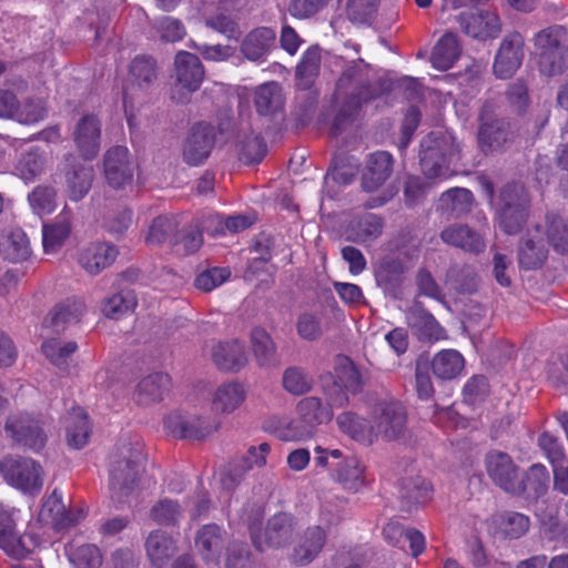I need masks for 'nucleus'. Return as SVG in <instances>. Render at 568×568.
<instances>
[{"label": "nucleus", "mask_w": 568, "mask_h": 568, "mask_svg": "<svg viewBox=\"0 0 568 568\" xmlns=\"http://www.w3.org/2000/svg\"><path fill=\"white\" fill-rule=\"evenodd\" d=\"M383 93L381 84L368 81V65L363 60L345 68L336 83L335 98L342 105L334 119L332 131L337 135L356 115L364 103Z\"/></svg>", "instance_id": "nucleus-1"}, {"label": "nucleus", "mask_w": 568, "mask_h": 568, "mask_svg": "<svg viewBox=\"0 0 568 568\" xmlns=\"http://www.w3.org/2000/svg\"><path fill=\"white\" fill-rule=\"evenodd\" d=\"M144 455L139 444L122 443L110 463V493L116 503H123L134 489L143 469Z\"/></svg>", "instance_id": "nucleus-2"}, {"label": "nucleus", "mask_w": 568, "mask_h": 568, "mask_svg": "<svg viewBox=\"0 0 568 568\" xmlns=\"http://www.w3.org/2000/svg\"><path fill=\"white\" fill-rule=\"evenodd\" d=\"M460 158V146L448 134L429 133L420 143V168L428 179H447L453 174L450 164Z\"/></svg>", "instance_id": "nucleus-3"}, {"label": "nucleus", "mask_w": 568, "mask_h": 568, "mask_svg": "<svg viewBox=\"0 0 568 568\" xmlns=\"http://www.w3.org/2000/svg\"><path fill=\"white\" fill-rule=\"evenodd\" d=\"M539 72L545 77L562 74L568 69V33L561 26H550L534 37Z\"/></svg>", "instance_id": "nucleus-4"}, {"label": "nucleus", "mask_w": 568, "mask_h": 568, "mask_svg": "<svg viewBox=\"0 0 568 568\" xmlns=\"http://www.w3.org/2000/svg\"><path fill=\"white\" fill-rule=\"evenodd\" d=\"M530 199L521 183L506 184L499 193L497 216L499 227L507 234L520 232L529 216Z\"/></svg>", "instance_id": "nucleus-5"}, {"label": "nucleus", "mask_w": 568, "mask_h": 568, "mask_svg": "<svg viewBox=\"0 0 568 568\" xmlns=\"http://www.w3.org/2000/svg\"><path fill=\"white\" fill-rule=\"evenodd\" d=\"M478 122V145L485 154L501 151L514 140L509 121L498 113L494 101L487 100L483 103Z\"/></svg>", "instance_id": "nucleus-6"}, {"label": "nucleus", "mask_w": 568, "mask_h": 568, "mask_svg": "<svg viewBox=\"0 0 568 568\" xmlns=\"http://www.w3.org/2000/svg\"><path fill=\"white\" fill-rule=\"evenodd\" d=\"M339 519L337 513L327 506L323 507L320 514V524L308 526L298 536L293 551L294 562L301 566L311 564L322 552L329 529L336 526Z\"/></svg>", "instance_id": "nucleus-7"}, {"label": "nucleus", "mask_w": 568, "mask_h": 568, "mask_svg": "<svg viewBox=\"0 0 568 568\" xmlns=\"http://www.w3.org/2000/svg\"><path fill=\"white\" fill-rule=\"evenodd\" d=\"M83 158L73 153L63 156L59 169V176L65 187V193L73 202L81 201L91 190L94 169Z\"/></svg>", "instance_id": "nucleus-8"}, {"label": "nucleus", "mask_w": 568, "mask_h": 568, "mask_svg": "<svg viewBox=\"0 0 568 568\" xmlns=\"http://www.w3.org/2000/svg\"><path fill=\"white\" fill-rule=\"evenodd\" d=\"M375 442L379 438L392 442L404 436L407 424V413L404 405L397 400H383L372 409Z\"/></svg>", "instance_id": "nucleus-9"}, {"label": "nucleus", "mask_w": 568, "mask_h": 568, "mask_svg": "<svg viewBox=\"0 0 568 568\" xmlns=\"http://www.w3.org/2000/svg\"><path fill=\"white\" fill-rule=\"evenodd\" d=\"M4 480L24 493H38L43 485L41 466L31 458L6 457L0 465Z\"/></svg>", "instance_id": "nucleus-10"}, {"label": "nucleus", "mask_w": 568, "mask_h": 568, "mask_svg": "<svg viewBox=\"0 0 568 568\" xmlns=\"http://www.w3.org/2000/svg\"><path fill=\"white\" fill-rule=\"evenodd\" d=\"M216 140L214 125L206 122L194 124L183 144L182 158L190 166L202 164L211 154Z\"/></svg>", "instance_id": "nucleus-11"}, {"label": "nucleus", "mask_w": 568, "mask_h": 568, "mask_svg": "<svg viewBox=\"0 0 568 568\" xmlns=\"http://www.w3.org/2000/svg\"><path fill=\"white\" fill-rule=\"evenodd\" d=\"M486 469L490 479L503 490L511 495H520V474L511 457L499 450L487 454Z\"/></svg>", "instance_id": "nucleus-12"}, {"label": "nucleus", "mask_w": 568, "mask_h": 568, "mask_svg": "<svg viewBox=\"0 0 568 568\" xmlns=\"http://www.w3.org/2000/svg\"><path fill=\"white\" fill-rule=\"evenodd\" d=\"M4 430L14 442L40 450L44 447L47 436L38 420L27 413H17L8 416Z\"/></svg>", "instance_id": "nucleus-13"}, {"label": "nucleus", "mask_w": 568, "mask_h": 568, "mask_svg": "<svg viewBox=\"0 0 568 568\" xmlns=\"http://www.w3.org/2000/svg\"><path fill=\"white\" fill-rule=\"evenodd\" d=\"M251 537L257 550L265 547L281 548L288 545L294 532L293 517L287 514H276L268 519L263 535L257 534L253 525L250 526Z\"/></svg>", "instance_id": "nucleus-14"}, {"label": "nucleus", "mask_w": 568, "mask_h": 568, "mask_svg": "<svg viewBox=\"0 0 568 568\" xmlns=\"http://www.w3.org/2000/svg\"><path fill=\"white\" fill-rule=\"evenodd\" d=\"M524 38L518 32L507 34L496 53L493 70L497 78H510L524 60Z\"/></svg>", "instance_id": "nucleus-15"}, {"label": "nucleus", "mask_w": 568, "mask_h": 568, "mask_svg": "<svg viewBox=\"0 0 568 568\" xmlns=\"http://www.w3.org/2000/svg\"><path fill=\"white\" fill-rule=\"evenodd\" d=\"M457 20L462 30L474 39H495L501 32L500 18L491 11L463 12Z\"/></svg>", "instance_id": "nucleus-16"}, {"label": "nucleus", "mask_w": 568, "mask_h": 568, "mask_svg": "<svg viewBox=\"0 0 568 568\" xmlns=\"http://www.w3.org/2000/svg\"><path fill=\"white\" fill-rule=\"evenodd\" d=\"M73 142L84 160L94 159L100 152L101 122L94 114H84L77 122L73 133Z\"/></svg>", "instance_id": "nucleus-17"}, {"label": "nucleus", "mask_w": 568, "mask_h": 568, "mask_svg": "<svg viewBox=\"0 0 568 568\" xmlns=\"http://www.w3.org/2000/svg\"><path fill=\"white\" fill-rule=\"evenodd\" d=\"M104 175L108 184L113 189H122L132 182L133 165L129 159L125 146H113L104 154Z\"/></svg>", "instance_id": "nucleus-18"}, {"label": "nucleus", "mask_w": 568, "mask_h": 568, "mask_svg": "<svg viewBox=\"0 0 568 568\" xmlns=\"http://www.w3.org/2000/svg\"><path fill=\"white\" fill-rule=\"evenodd\" d=\"M394 166L393 155L387 151H377L369 154L362 175V186L366 192L379 189L392 175Z\"/></svg>", "instance_id": "nucleus-19"}, {"label": "nucleus", "mask_w": 568, "mask_h": 568, "mask_svg": "<svg viewBox=\"0 0 568 568\" xmlns=\"http://www.w3.org/2000/svg\"><path fill=\"white\" fill-rule=\"evenodd\" d=\"M440 239L445 244L471 254H479L486 248L483 236L467 224L454 223L444 227Z\"/></svg>", "instance_id": "nucleus-20"}, {"label": "nucleus", "mask_w": 568, "mask_h": 568, "mask_svg": "<svg viewBox=\"0 0 568 568\" xmlns=\"http://www.w3.org/2000/svg\"><path fill=\"white\" fill-rule=\"evenodd\" d=\"M164 426L173 437L181 439H203L216 428L202 417L186 418L179 414L169 415Z\"/></svg>", "instance_id": "nucleus-21"}, {"label": "nucleus", "mask_w": 568, "mask_h": 568, "mask_svg": "<svg viewBox=\"0 0 568 568\" xmlns=\"http://www.w3.org/2000/svg\"><path fill=\"white\" fill-rule=\"evenodd\" d=\"M276 32L268 27H258L250 31L242 40L241 53L250 61H263L275 48Z\"/></svg>", "instance_id": "nucleus-22"}, {"label": "nucleus", "mask_w": 568, "mask_h": 568, "mask_svg": "<svg viewBox=\"0 0 568 568\" xmlns=\"http://www.w3.org/2000/svg\"><path fill=\"white\" fill-rule=\"evenodd\" d=\"M174 65L179 84L189 92L196 91L204 79V68L199 57L187 51H180L175 55Z\"/></svg>", "instance_id": "nucleus-23"}, {"label": "nucleus", "mask_w": 568, "mask_h": 568, "mask_svg": "<svg viewBox=\"0 0 568 568\" xmlns=\"http://www.w3.org/2000/svg\"><path fill=\"white\" fill-rule=\"evenodd\" d=\"M548 250L544 235L538 225L529 230L520 242L518 248L519 265L526 270H534L542 265L547 258Z\"/></svg>", "instance_id": "nucleus-24"}, {"label": "nucleus", "mask_w": 568, "mask_h": 568, "mask_svg": "<svg viewBox=\"0 0 568 568\" xmlns=\"http://www.w3.org/2000/svg\"><path fill=\"white\" fill-rule=\"evenodd\" d=\"M39 516L41 520L51 524L55 529H63L77 524L82 515L80 511L77 515L67 511L62 503V494L54 489L43 503Z\"/></svg>", "instance_id": "nucleus-25"}, {"label": "nucleus", "mask_w": 568, "mask_h": 568, "mask_svg": "<svg viewBox=\"0 0 568 568\" xmlns=\"http://www.w3.org/2000/svg\"><path fill=\"white\" fill-rule=\"evenodd\" d=\"M116 256L115 246L108 243H91L80 252L79 263L88 273L97 275L109 267Z\"/></svg>", "instance_id": "nucleus-26"}, {"label": "nucleus", "mask_w": 568, "mask_h": 568, "mask_svg": "<svg viewBox=\"0 0 568 568\" xmlns=\"http://www.w3.org/2000/svg\"><path fill=\"white\" fill-rule=\"evenodd\" d=\"M251 347L254 359L258 367H276L281 363L277 346L272 336L262 327L257 326L250 334Z\"/></svg>", "instance_id": "nucleus-27"}, {"label": "nucleus", "mask_w": 568, "mask_h": 568, "mask_svg": "<svg viewBox=\"0 0 568 568\" xmlns=\"http://www.w3.org/2000/svg\"><path fill=\"white\" fill-rule=\"evenodd\" d=\"M337 378L341 385H334L327 390V400L328 406L343 407L348 403L345 389L352 393L361 389V374L353 363L347 362L338 369Z\"/></svg>", "instance_id": "nucleus-28"}, {"label": "nucleus", "mask_w": 568, "mask_h": 568, "mask_svg": "<svg viewBox=\"0 0 568 568\" xmlns=\"http://www.w3.org/2000/svg\"><path fill=\"white\" fill-rule=\"evenodd\" d=\"M71 234V211H63L51 223L42 226V244L45 253H55L65 243Z\"/></svg>", "instance_id": "nucleus-29"}, {"label": "nucleus", "mask_w": 568, "mask_h": 568, "mask_svg": "<svg viewBox=\"0 0 568 568\" xmlns=\"http://www.w3.org/2000/svg\"><path fill=\"white\" fill-rule=\"evenodd\" d=\"M212 361L222 371L237 372L247 363L245 347L236 339L220 342L212 348Z\"/></svg>", "instance_id": "nucleus-30"}, {"label": "nucleus", "mask_w": 568, "mask_h": 568, "mask_svg": "<svg viewBox=\"0 0 568 568\" xmlns=\"http://www.w3.org/2000/svg\"><path fill=\"white\" fill-rule=\"evenodd\" d=\"M85 311V304L82 298L72 297L57 305L45 320L53 332L61 333L68 325L80 321Z\"/></svg>", "instance_id": "nucleus-31"}, {"label": "nucleus", "mask_w": 568, "mask_h": 568, "mask_svg": "<svg viewBox=\"0 0 568 568\" xmlns=\"http://www.w3.org/2000/svg\"><path fill=\"white\" fill-rule=\"evenodd\" d=\"M0 548L9 556L23 558L29 552L23 538L16 530L11 515L0 506Z\"/></svg>", "instance_id": "nucleus-32"}, {"label": "nucleus", "mask_w": 568, "mask_h": 568, "mask_svg": "<svg viewBox=\"0 0 568 568\" xmlns=\"http://www.w3.org/2000/svg\"><path fill=\"white\" fill-rule=\"evenodd\" d=\"M333 478L345 489L356 491L365 483L364 466L357 457L347 455L332 465Z\"/></svg>", "instance_id": "nucleus-33"}, {"label": "nucleus", "mask_w": 568, "mask_h": 568, "mask_svg": "<svg viewBox=\"0 0 568 568\" xmlns=\"http://www.w3.org/2000/svg\"><path fill=\"white\" fill-rule=\"evenodd\" d=\"M145 550L151 564L156 568H162L178 549L171 536L162 530H154L145 540Z\"/></svg>", "instance_id": "nucleus-34"}, {"label": "nucleus", "mask_w": 568, "mask_h": 568, "mask_svg": "<svg viewBox=\"0 0 568 568\" xmlns=\"http://www.w3.org/2000/svg\"><path fill=\"white\" fill-rule=\"evenodd\" d=\"M336 422L339 429L354 440L365 445H372L375 443L372 418L371 420H367L355 413L345 412L337 416Z\"/></svg>", "instance_id": "nucleus-35"}, {"label": "nucleus", "mask_w": 568, "mask_h": 568, "mask_svg": "<svg viewBox=\"0 0 568 568\" xmlns=\"http://www.w3.org/2000/svg\"><path fill=\"white\" fill-rule=\"evenodd\" d=\"M171 378L165 373L145 376L136 386L135 399L141 405H149L163 399L170 389Z\"/></svg>", "instance_id": "nucleus-36"}, {"label": "nucleus", "mask_w": 568, "mask_h": 568, "mask_svg": "<svg viewBox=\"0 0 568 568\" xmlns=\"http://www.w3.org/2000/svg\"><path fill=\"white\" fill-rule=\"evenodd\" d=\"M462 49L457 37L452 33H445L434 45L430 63L440 71L450 69L460 55Z\"/></svg>", "instance_id": "nucleus-37"}, {"label": "nucleus", "mask_w": 568, "mask_h": 568, "mask_svg": "<svg viewBox=\"0 0 568 568\" xmlns=\"http://www.w3.org/2000/svg\"><path fill=\"white\" fill-rule=\"evenodd\" d=\"M246 390L241 383L229 382L220 385L212 399V409L222 414H230L244 402Z\"/></svg>", "instance_id": "nucleus-38"}, {"label": "nucleus", "mask_w": 568, "mask_h": 568, "mask_svg": "<svg viewBox=\"0 0 568 568\" xmlns=\"http://www.w3.org/2000/svg\"><path fill=\"white\" fill-rule=\"evenodd\" d=\"M65 432L69 446L80 449L88 444L91 426L87 413L81 407H73L67 415Z\"/></svg>", "instance_id": "nucleus-39"}, {"label": "nucleus", "mask_w": 568, "mask_h": 568, "mask_svg": "<svg viewBox=\"0 0 568 568\" xmlns=\"http://www.w3.org/2000/svg\"><path fill=\"white\" fill-rule=\"evenodd\" d=\"M464 366L465 359L463 355L455 349H443L432 361L434 375L443 381L456 378L463 372Z\"/></svg>", "instance_id": "nucleus-40"}, {"label": "nucleus", "mask_w": 568, "mask_h": 568, "mask_svg": "<svg viewBox=\"0 0 568 568\" xmlns=\"http://www.w3.org/2000/svg\"><path fill=\"white\" fill-rule=\"evenodd\" d=\"M47 153L40 148H31L22 153L16 164L17 175L26 182H32L45 172Z\"/></svg>", "instance_id": "nucleus-41"}, {"label": "nucleus", "mask_w": 568, "mask_h": 568, "mask_svg": "<svg viewBox=\"0 0 568 568\" xmlns=\"http://www.w3.org/2000/svg\"><path fill=\"white\" fill-rule=\"evenodd\" d=\"M224 534L215 524L205 525L197 531L195 546L205 560H213L220 556L223 549Z\"/></svg>", "instance_id": "nucleus-42"}, {"label": "nucleus", "mask_w": 568, "mask_h": 568, "mask_svg": "<svg viewBox=\"0 0 568 568\" xmlns=\"http://www.w3.org/2000/svg\"><path fill=\"white\" fill-rule=\"evenodd\" d=\"M322 49L318 45L310 47L296 65L297 85L304 90L311 88L320 74Z\"/></svg>", "instance_id": "nucleus-43"}, {"label": "nucleus", "mask_w": 568, "mask_h": 568, "mask_svg": "<svg viewBox=\"0 0 568 568\" xmlns=\"http://www.w3.org/2000/svg\"><path fill=\"white\" fill-rule=\"evenodd\" d=\"M42 353L47 359L61 371H68L72 355L78 349L74 341H62L60 338H48L42 343Z\"/></svg>", "instance_id": "nucleus-44"}, {"label": "nucleus", "mask_w": 568, "mask_h": 568, "mask_svg": "<svg viewBox=\"0 0 568 568\" xmlns=\"http://www.w3.org/2000/svg\"><path fill=\"white\" fill-rule=\"evenodd\" d=\"M254 103L261 115L276 113L284 104L281 85L277 82H267L260 85L255 91Z\"/></svg>", "instance_id": "nucleus-45"}, {"label": "nucleus", "mask_w": 568, "mask_h": 568, "mask_svg": "<svg viewBox=\"0 0 568 568\" xmlns=\"http://www.w3.org/2000/svg\"><path fill=\"white\" fill-rule=\"evenodd\" d=\"M549 474L541 464H535L529 468L525 479L520 476V495L527 500H537L548 490Z\"/></svg>", "instance_id": "nucleus-46"}, {"label": "nucleus", "mask_w": 568, "mask_h": 568, "mask_svg": "<svg viewBox=\"0 0 568 568\" xmlns=\"http://www.w3.org/2000/svg\"><path fill=\"white\" fill-rule=\"evenodd\" d=\"M473 193L463 187H454L444 192L439 197L438 207L448 212L455 217H460L467 214L473 206Z\"/></svg>", "instance_id": "nucleus-47"}, {"label": "nucleus", "mask_w": 568, "mask_h": 568, "mask_svg": "<svg viewBox=\"0 0 568 568\" xmlns=\"http://www.w3.org/2000/svg\"><path fill=\"white\" fill-rule=\"evenodd\" d=\"M405 272L406 268L400 260L385 257L376 268V282L384 290H395L402 285Z\"/></svg>", "instance_id": "nucleus-48"}, {"label": "nucleus", "mask_w": 568, "mask_h": 568, "mask_svg": "<svg viewBox=\"0 0 568 568\" xmlns=\"http://www.w3.org/2000/svg\"><path fill=\"white\" fill-rule=\"evenodd\" d=\"M497 531L505 538L518 539L524 536L530 526L529 517L514 511L498 515L495 519Z\"/></svg>", "instance_id": "nucleus-49"}, {"label": "nucleus", "mask_w": 568, "mask_h": 568, "mask_svg": "<svg viewBox=\"0 0 568 568\" xmlns=\"http://www.w3.org/2000/svg\"><path fill=\"white\" fill-rule=\"evenodd\" d=\"M158 78L156 62L152 57H135L130 64V80L141 89L149 88Z\"/></svg>", "instance_id": "nucleus-50"}, {"label": "nucleus", "mask_w": 568, "mask_h": 568, "mask_svg": "<svg viewBox=\"0 0 568 568\" xmlns=\"http://www.w3.org/2000/svg\"><path fill=\"white\" fill-rule=\"evenodd\" d=\"M333 406H324L317 397H306L297 405L298 416L315 430L318 424L328 422L333 417Z\"/></svg>", "instance_id": "nucleus-51"}, {"label": "nucleus", "mask_w": 568, "mask_h": 568, "mask_svg": "<svg viewBox=\"0 0 568 568\" xmlns=\"http://www.w3.org/2000/svg\"><path fill=\"white\" fill-rule=\"evenodd\" d=\"M383 227L382 217L375 214H365L352 223L351 233L354 241L366 243L381 236Z\"/></svg>", "instance_id": "nucleus-52"}, {"label": "nucleus", "mask_w": 568, "mask_h": 568, "mask_svg": "<svg viewBox=\"0 0 568 568\" xmlns=\"http://www.w3.org/2000/svg\"><path fill=\"white\" fill-rule=\"evenodd\" d=\"M432 487L427 479L416 476L402 481V499L409 506L424 504L430 496Z\"/></svg>", "instance_id": "nucleus-53"}, {"label": "nucleus", "mask_w": 568, "mask_h": 568, "mask_svg": "<svg viewBox=\"0 0 568 568\" xmlns=\"http://www.w3.org/2000/svg\"><path fill=\"white\" fill-rule=\"evenodd\" d=\"M136 306L135 295L131 291H121L108 297L102 305V313L110 318H120Z\"/></svg>", "instance_id": "nucleus-54"}, {"label": "nucleus", "mask_w": 568, "mask_h": 568, "mask_svg": "<svg viewBox=\"0 0 568 568\" xmlns=\"http://www.w3.org/2000/svg\"><path fill=\"white\" fill-rule=\"evenodd\" d=\"M28 201L34 213L51 214L57 207V191L50 185H38L29 193Z\"/></svg>", "instance_id": "nucleus-55"}, {"label": "nucleus", "mask_w": 568, "mask_h": 568, "mask_svg": "<svg viewBox=\"0 0 568 568\" xmlns=\"http://www.w3.org/2000/svg\"><path fill=\"white\" fill-rule=\"evenodd\" d=\"M547 239L552 247L561 253H568V221L560 216H548Z\"/></svg>", "instance_id": "nucleus-56"}, {"label": "nucleus", "mask_w": 568, "mask_h": 568, "mask_svg": "<svg viewBox=\"0 0 568 568\" xmlns=\"http://www.w3.org/2000/svg\"><path fill=\"white\" fill-rule=\"evenodd\" d=\"M282 385L292 395H303L312 388V378L303 368L291 366L283 373Z\"/></svg>", "instance_id": "nucleus-57"}, {"label": "nucleus", "mask_w": 568, "mask_h": 568, "mask_svg": "<svg viewBox=\"0 0 568 568\" xmlns=\"http://www.w3.org/2000/svg\"><path fill=\"white\" fill-rule=\"evenodd\" d=\"M296 332L304 341L320 339L324 332L321 315L312 312L301 313L296 320Z\"/></svg>", "instance_id": "nucleus-58"}, {"label": "nucleus", "mask_w": 568, "mask_h": 568, "mask_svg": "<svg viewBox=\"0 0 568 568\" xmlns=\"http://www.w3.org/2000/svg\"><path fill=\"white\" fill-rule=\"evenodd\" d=\"M379 0H347L346 14L354 23H368L377 12Z\"/></svg>", "instance_id": "nucleus-59"}, {"label": "nucleus", "mask_w": 568, "mask_h": 568, "mask_svg": "<svg viewBox=\"0 0 568 568\" xmlns=\"http://www.w3.org/2000/svg\"><path fill=\"white\" fill-rule=\"evenodd\" d=\"M176 221L173 217L161 215L150 225L145 242L150 245L164 243L176 230Z\"/></svg>", "instance_id": "nucleus-60"}, {"label": "nucleus", "mask_w": 568, "mask_h": 568, "mask_svg": "<svg viewBox=\"0 0 568 568\" xmlns=\"http://www.w3.org/2000/svg\"><path fill=\"white\" fill-rule=\"evenodd\" d=\"M314 429L298 416L292 420H284L276 429V435L282 440H304L311 438Z\"/></svg>", "instance_id": "nucleus-61"}, {"label": "nucleus", "mask_w": 568, "mask_h": 568, "mask_svg": "<svg viewBox=\"0 0 568 568\" xmlns=\"http://www.w3.org/2000/svg\"><path fill=\"white\" fill-rule=\"evenodd\" d=\"M410 324L416 328L422 337L428 339H438L442 334V327L435 317L424 310L413 313Z\"/></svg>", "instance_id": "nucleus-62"}, {"label": "nucleus", "mask_w": 568, "mask_h": 568, "mask_svg": "<svg viewBox=\"0 0 568 568\" xmlns=\"http://www.w3.org/2000/svg\"><path fill=\"white\" fill-rule=\"evenodd\" d=\"M182 515V508L178 501L161 499L151 509V517L160 525H173Z\"/></svg>", "instance_id": "nucleus-63"}, {"label": "nucleus", "mask_w": 568, "mask_h": 568, "mask_svg": "<svg viewBox=\"0 0 568 568\" xmlns=\"http://www.w3.org/2000/svg\"><path fill=\"white\" fill-rule=\"evenodd\" d=\"M31 254L30 243L27 235L17 230L8 236L7 257L11 262L26 261Z\"/></svg>", "instance_id": "nucleus-64"}]
</instances>
